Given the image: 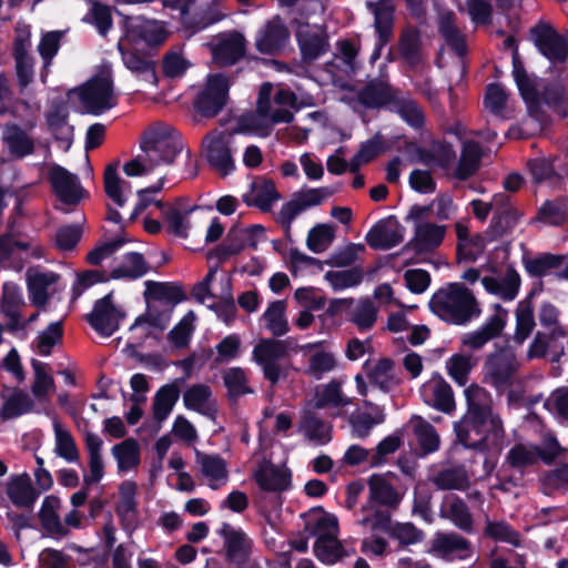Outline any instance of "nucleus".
Instances as JSON below:
<instances>
[{
  "mask_svg": "<svg viewBox=\"0 0 568 568\" xmlns=\"http://www.w3.org/2000/svg\"><path fill=\"white\" fill-rule=\"evenodd\" d=\"M367 485L369 503L387 509H396L406 493V488L400 485V478L392 471L373 474Z\"/></svg>",
  "mask_w": 568,
  "mask_h": 568,
  "instance_id": "obj_11",
  "label": "nucleus"
},
{
  "mask_svg": "<svg viewBox=\"0 0 568 568\" xmlns=\"http://www.w3.org/2000/svg\"><path fill=\"white\" fill-rule=\"evenodd\" d=\"M389 110L397 113L404 122L414 129H420L424 126V110L410 95L405 94L399 90H397Z\"/></svg>",
  "mask_w": 568,
  "mask_h": 568,
  "instance_id": "obj_38",
  "label": "nucleus"
},
{
  "mask_svg": "<svg viewBox=\"0 0 568 568\" xmlns=\"http://www.w3.org/2000/svg\"><path fill=\"white\" fill-rule=\"evenodd\" d=\"M172 312V305L150 303L146 313L139 316L131 325L130 329L133 331L138 327L145 326V335H150L152 328L164 331L170 324Z\"/></svg>",
  "mask_w": 568,
  "mask_h": 568,
  "instance_id": "obj_44",
  "label": "nucleus"
},
{
  "mask_svg": "<svg viewBox=\"0 0 568 568\" xmlns=\"http://www.w3.org/2000/svg\"><path fill=\"white\" fill-rule=\"evenodd\" d=\"M454 429L459 443L479 450L498 447L505 434L501 419H486L468 414L454 424Z\"/></svg>",
  "mask_w": 568,
  "mask_h": 568,
  "instance_id": "obj_3",
  "label": "nucleus"
},
{
  "mask_svg": "<svg viewBox=\"0 0 568 568\" xmlns=\"http://www.w3.org/2000/svg\"><path fill=\"white\" fill-rule=\"evenodd\" d=\"M28 297L32 305L43 308L59 290V274L30 268L26 275Z\"/></svg>",
  "mask_w": 568,
  "mask_h": 568,
  "instance_id": "obj_17",
  "label": "nucleus"
},
{
  "mask_svg": "<svg viewBox=\"0 0 568 568\" xmlns=\"http://www.w3.org/2000/svg\"><path fill=\"white\" fill-rule=\"evenodd\" d=\"M213 54L224 64L235 63L244 54V38L239 33L223 36L216 43Z\"/></svg>",
  "mask_w": 568,
  "mask_h": 568,
  "instance_id": "obj_55",
  "label": "nucleus"
},
{
  "mask_svg": "<svg viewBox=\"0 0 568 568\" xmlns=\"http://www.w3.org/2000/svg\"><path fill=\"white\" fill-rule=\"evenodd\" d=\"M367 7L374 14L375 31L381 39V45H385L392 38L394 24V6L390 0L368 2Z\"/></svg>",
  "mask_w": 568,
  "mask_h": 568,
  "instance_id": "obj_43",
  "label": "nucleus"
},
{
  "mask_svg": "<svg viewBox=\"0 0 568 568\" xmlns=\"http://www.w3.org/2000/svg\"><path fill=\"white\" fill-rule=\"evenodd\" d=\"M300 432L312 443L327 444L332 439V427L312 412H305L300 422Z\"/></svg>",
  "mask_w": 568,
  "mask_h": 568,
  "instance_id": "obj_51",
  "label": "nucleus"
},
{
  "mask_svg": "<svg viewBox=\"0 0 568 568\" xmlns=\"http://www.w3.org/2000/svg\"><path fill=\"white\" fill-rule=\"evenodd\" d=\"M43 247L34 240H19L13 235L0 236V265L21 271L31 260L43 257Z\"/></svg>",
  "mask_w": 568,
  "mask_h": 568,
  "instance_id": "obj_10",
  "label": "nucleus"
},
{
  "mask_svg": "<svg viewBox=\"0 0 568 568\" xmlns=\"http://www.w3.org/2000/svg\"><path fill=\"white\" fill-rule=\"evenodd\" d=\"M531 38L538 51L551 63H562L568 59V39L550 24L540 22L535 26Z\"/></svg>",
  "mask_w": 568,
  "mask_h": 568,
  "instance_id": "obj_13",
  "label": "nucleus"
},
{
  "mask_svg": "<svg viewBox=\"0 0 568 568\" xmlns=\"http://www.w3.org/2000/svg\"><path fill=\"white\" fill-rule=\"evenodd\" d=\"M286 355L285 343L276 338H262L252 351L253 361L261 367L264 377L272 385L277 384L285 376L282 359Z\"/></svg>",
  "mask_w": 568,
  "mask_h": 568,
  "instance_id": "obj_6",
  "label": "nucleus"
},
{
  "mask_svg": "<svg viewBox=\"0 0 568 568\" xmlns=\"http://www.w3.org/2000/svg\"><path fill=\"white\" fill-rule=\"evenodd\" d=\"M305 530L316 540L338 537L337 517L328 513L314 514L307 518Z\"/></svg>",
  "mask_w": 568,
  "mask_h": 568,
  "instance_id": "obj_54",
  "label": "nucleus"
},
{
  "mask_svg": "<svg viewBox=\"0 0 568 568\" xmlns=\"http://www.w3.org/2000/svg\"><path fill=\"white\" fill-rule=\"evenodd\" d=\"M183 404L186 409L210 418H213L216 413L215 399L206 384H194L187 387L183 394Z\"/></svg>",
  "mask_w": 568,
  "mask_h": 568,
  "instance_id": "obj_33",
  "label": "nucleus"
},
{
  "mask_svg": "<svg viewBox=\"0 0 568 568\" xmlns=\"http://www.w3.org/2000/svg\"><path fill=\"white\" fill-rule=\"evenodd\" d=\"M242 197L248 206H256L262 211H268L281 199V195L272 181L257 179L251 183L250 190Z\"/></svg>",
  "mask_w": 568,
  "mask_h": 568,
  "instance_id": "obj_36",
  "label": "nucleus"
},
{
  "mask_svg": "<svg viewBox=\"0 0 568 568\" xmlns=\"http://www.w3.org/2000/svg\"><path fill=\"white\" fill-rule=\"evenodd\" d=\"M261 321L266 331L274 337H281L288 333L290 324L286 317V304L284 301H273L268 304Z\"/></svg>",
  "mask_w": 568,
  "mask_h": 568,
  "instance_id": "obj_49",
  "label": "nucleus"
},
{
  "mask_svg": "<svg viewBox=\"0 0 568 568\" xmlns=\"http://www.w3.org/2000/svg\"><path fill=\"white\" fill-rule=\"evenodd\" d=\"M420 396L425 404L445 414L455 410V399L450 385L440 376L433 375L420 387Z\"/></svg>",
  "mask_w": 568,
  "mask_h": 568,
  "instance_id": "obj_22",
  "label": "nucleus"
},
{
  "mask_svg": "<svg viewBox=\"0 0 568 568\" xmlns=\"http://www.w3.org/2000/svg\"><path fill=\"white\" fill-rule=\"evenodd\" d=\"M438 29L446 44L460 58L467 52L465 36L456 26L455 16L452 12L442 13L438 21Z\"/></svg>",
  "mask_w": 568,
  "mask_h": 568,
  "instance_id": "obj_50",
  "label": "nucleus"
},
{
  "mask_svg": "<svg viewBox=\"0 0 568 568\" xmlns=\"http://www.w3.org/2000/svg\"><path fill=\"white\" fill-rule=\"evenodd\" d=\"M126 34L132 41H142L148 45H161L170 32L164 22L139 17L129 22Z\"/></svg>",
  "mask_w": 568,
  "mask_h": 568,
  "instance_id": "obj_25",
  "label": "nucleus"
},
{
  "mask_svg": "<svg viewBox=\"0 0 568 568\" xmlns=\"http://www.w3.org/2000/svg\"><path fill=\"white\" fill-rule=\"evenodd\" d=\"M192 63L182 47H174L163 54L161 69L170 79L181 78L191 68Z\"/></svg>",
  "mask_w": 568,
  "mask_h": 568,
  "instance_id": "obj_58",
  "label": "nucleus"
},
{
  "mask_svg": "<svg viewBox=\"0 0 568 568\" xmlns=\"http://www.w3.org/2000/svg\"><path fill=\"white\" fill-rule=\"evenodd\" d=\"M124 317L125 313L113 304L111 293L98 300L92 312L87 315L91 327L103 337L113 335Z\"/></svg>",
  "mask_w": 568,
  "mask_h": 568,
  "instance_id": "obj_15",
  "label": "nucleus"
},
{
  "mask_svg": "<svg viewBox=\"0 0 568 568\" xmlns=\"http://www.w3.org/2000/svg\"><path fill=\"white\" fill-rule=\"evenodd\" d=\"M365 406L371 407V412L354 413L349 416L348 423L351 434L354 438H366L372 429L384 422L385 415L379 406L369 402H364Z\"/></svg>",
  "mask_w": 568,
  "mask_h": 568,
  "instance_id": "obj_41",
  "label": "nucleus"
},
{
  "mask_svg": "<svg viewBox=\"0 0 568 568\" xmlns=\"http://www.w3.org/2000/svg\"><path fill=\"white\" fill-rule=\"evenodd\" d=\"M183 383L184 378H175L172 383L165 384L156 390L152 403L155 422L162 423L170 416L180 398V386Z\"/></svg>",
  "mask_w": 568,
  "mask_h": 568,
  "instance_id": "obj_34",
  "label": "nucleus"
},
{
  "mask_svg": "<svg viewBox=\"0 0 568 568\" xmlns=\"http://www.w3.org/2000/svg\"><path fill=\"white\" fill-rule=\"evenodd\" d=\"M183 150L179 132L169 124L156 123L141 139V153L123 165L128 176L150 174L160 165L172 164Z\"/></svg>",
  "mask_w": 568,
  "mask_h": 568,
  "instance_id": "obj_1",
  "label": "nucleus"
},
{
  "mask_svg": "<svg viewBox=\"0 0 568 568\" xmlns=\"http://www.w3.org/2000/svg\"><path fill=\"white\" fill-rule=\"evenodd\" d=\"M357 524L368 531L383 530L388 532L392 526L390 514L388 509L377 508L371 503L362 507V517Z\"/></svg>",
  "mask_w": 568,
  "mask_h": 568,
  "instance_id": "obj_62",
  "label": "nucleus"
},
{
  "mask_svg": "<svg viewBox=\"0 0 568 568\" xmlns=\"http://www.w3.org/2000/svg\"><path fill=\"white\" fill-rule=\"evenodd\" d=\"M396 92L388 82L374 79L358 91L357 101L367 109H389Z\"/></svg>",
  "mask_w": 568,
  "mask_h": 568,
  "instance_id": "obj_30",
  "label": "nucleus"
},
{
  "mask_svg": "<svg viewBox=\"0 0 568 568\" xmlns=\"http://www.w3.org/2000/svg\"><path fill=\"white\" fill-rule=\"evenodd\" d=\"M196 463L201 467L202 475L209 480L212 489H217L227 481L225 460L217 455L196 453Z\"/></svg>",
  "mask_w": 568,
  "mask_h": 568,
  "instance_id": "obj_48",
  "label": "nucleus"
},
{
  "mask_svg": "<svg viewBox=\"0 0 568 568\" xmlns=\"http://www.w3.org/2000/svg\"><path fill=\"white\" fill-rule=\"evenodd\" d=\"M52 426L54 433V454L68 463H78L80 452L70 430L59 419H54Z\"/></svg>",
  "mask_w": 568,
  "mask_h": 568,
  "instance_id": "obj_53",
  "label": "nucleus"
},
{
  "mask_svg": "<svg viewBox=\"0 0 568 568\" xmlns=\"http://www.w3.org/2000/svg\"><path fill=\"white\" fill-rule=\"evenodd\" d=\"M484 288L505 302L514 301L519 293L521 280L518 272L511 266L501 268L494 275L481 278Z\"/></svg>",
  "mask_w": 568,
  "mask_h": 568,
  "instance_id": "obj_23",
  "label": "nucleus"
},
{
  "mask_svg": "<svg viewBox=\"0 0 568 568\" xmlns=\"http://www.w3.org/2000/svg\"><path fill=\"white\" fill-rule=\"evenodd\" d=\"M288 31L280 17L267 21L256 33V49L264 54H272L284 48Z\"/></svg>",
  "mask_w": 568,
  "mask_h": 568,
  "instance_id": "obj_27",
  "label": "nucleus"
},
{
  "mask_svg": "<svg viewBox=\"0 0 568 568\" xmlns=\"http://www.w3.org/2000/svg\"><path fill=\"white\" fill-rule=\"evenodd\" d=\"M233 143V133L217 130L207 133L202 141L203 156L222 175H227L235 169L232 154Z\"/></svg>",
  "mask_w": 568,
  "mask_h": 568,
  "instance_id": "obj_9",
  "label": "nucleus"
},
{
  "mask_svg": "<svg viewBox=\"0 0 568 568\" xmlns=\"http://www.w3.org/2000/svg\"><path fill=\"white\" fill-rule=\"evenodd\" d=\"M352 403L351 398L342 393V384L338 381H331L320 385L315 389L314 407L318 409H332V415H338L339 410Z\"/></svg>",
  "mask_w": 568,
  "mask_h": 568,
  "instance_id": "obj_35",
  "label": "nucleus"
},
{
  "mask_svg": "<svg viewBox=\"0 0 568 568\" xmlns=\"http://www.w3.org/2000/svg\"><path fill=\"white\" fill-rule=\"evenodd\" d=\"M229 89L230 83L225 75H209L205 89L195 103L197 111L205 116L216 115L226 103Z\"/></svg>",
  "mask_w": 568,
  "mask_h": 568,
  "instance_id": "obj_18",
  "label": "nucleus"
},
{
  "mask_svg": "<svg viewBox=\"0 0 568 568\" xmlns=\"http://www.w3.org/2000/svg\"><path fill=\"white\" fill-rule=\"evenodd\" d=\"M445 234V225H438L429 221H418L415 223L414 237L409 245L417 253H428L443 243Z\"/></svg>",
  "mask_w": 568,
  "mask_h": 568,
  "instance_id": "obj_29",
  "label": "nucleus"
},
{
  "mask_svg": "<svg viewBox=\"0 0 568 568\" xmlns=\"http://www.w3.org/2000/svg\"><path fill=\"white\" fill-rule=\"evenodd\" d=\"M495 313L476 331L463 336L462 343L470 349H479L489 341L497 337L506 326L508 312L499 304L494 306Z\"/></svg>",
  "mask_w": 568,
  "mask_h": 568,
  "instance_id": "obj_19",
  "label": "nucleus"
},
{
  "mask_svg": "<svg viewBox=\"0 0 568 568\" xmlns=\"http://www.w3.org/2000/svg\"><path fill=\"white\" fill-rule=\"evenodd\" d=\"M302 355V372L305 376L321 381L337 368V354L324 341L298 346Z\"/></svg>",
  "mask_w": 568,
  "mask_h": 568,
  "instance_id": "obj_7",
  "label": "nucleus"
},
{
  "mask_svg": "<svg viewBox=\"0 0 568 568\" xmlns=\"http://www.w3.org/2000/svg\"><path fill=\"white\" fill-rule=\"evenodd\" d=\"M79 99L91 114L100 115L118 103L113 80L109 71L101 72L79 89Z\"/></svg>",
  "mask_w": 568,
  "mask_h": 568,
  "instance_id": "obj_5",
  "label": "nucleus"
},
{
  "mask_svg": "<svg viewBox=\"0 0 568 568\" xmlns=\"http://www.w3.org/2000/svg\"><path fill=\"white\" fill-rule=\"evenodd\" d=\"M496 212L491 219V227L497 235H503L515 227L520 214L511 205L507 193L495 194Z\"/></svg>",
  "mask_w": 568,
  "mask_h": 568,
  "instance_id": "obj_37",
  "label": "nucleus"
},
{
  "mask_svg": "<svg viewBox=\"0 0 568 568\" xmlns=\"http://www.w3.org/2000/svg\"><path fill=\"white\" fill-rule=\"evenodd\" d=\"M111 454L116 462L118 471L126 474L135 470L141 460V449L134 438H126L111 448Z\"/></svg>",
  "mask_w": 568,
  "mask_h": 568,
  "instance_id": "obj_47",
  "label": "nucleus"
},
{
  "mask_svg": "<svg viewBox=\"0 0 568 568\" xmlns=\"http://www.w3.org/2000/svg\"><path fill=\"white\" fill-rule=\"evenodd\" d=\"M48 180L58 200L65 205H77L87 196L78 175L69 172L61 165H52L48 172Z\"/></svg>",
  "mask_w": 568,
  "mask_h": 568,
  "instance_id": "obj_14",
  "label": "nucleus"
},
{
  "mask_svg": "<svg viewBox=\"0 0 568 568\" xmlns=\"http://www.w3.org/2000/svg\"><path fill=\"white\" fill-rule=\"evenodd\" d=\"M518 367L515 353L511 349H500L487 357L483 368L484 382L503 392L514 385Z\"/></svg>",
  "mask_w": 568,
  "mask_h": 568,
  "instance_id": "obj_8",
  "label": "nucleus"
},
{
  "mask_svg": "<svg viewBox=\"0 0 568 568\" xmlns=\"http://www.w3.org/2000/svg\"><path fill=\"white\" fill-rule=\"evenodd\" d=\"M481 156L483 151L477 142L465 141L458 165L455 170V176L462 181L469 179L479 169Z\"/></svg>",
  "mask_w": 568,
  "mask_h": 568,
  "instance_id": "obj_52",
  "label": "nucleus"
},
{
  "mask_svg": "<svg viewBox=\"0 0 568 568\" xmlns=\"http://www.w3.org/2000/svg\"><path fill=\"white\" fill-rule=\"evenodd\" d=\"M267 106L264 103L256 105L254 112L242 114L237 119L233 133L255 135L266 138L271 134L273 126L280 124V121L288 119L287 113L278 112L267 116Z\"/></svg>",
  "mask_w": 568,
  "mask_h": 568,
  "instance_id": "obj_16",
  "label": "nucleus"
},
{
  "mask_svg": "<svg viewBox=\"0 0 568 568\" xmlns=\"http://www.w3.org/2000/svg\"><path fill=\"white\" fill-rule=\"evenodd\" d=\"M60 506V499L55 496H47L39 511V518L42 527L52 535H65L67 529L60 520L57 509Z\"/></svg>",
  "mask_w": 568,
  "mask_h": 568,
  "instance_id": "obj_61",
  "label": "nucleus"
},
{
  "mask_svg": "<svg viewBox=\"0 0 568 568\" xmlns=\"http://www.w3.org/2000/svg\"><path fill=\"white\" fill-rule=\"evenodd\" d=\"M432 550L444 559H465L470 556V542L457 532H438L432 540Z\"/></svg>",
  "mask_w": 568,
  "mask_h": 568,
  "instance_id": "obj_28",
  "label": "nucleus"
},
{
  "mask_svg": "<svg viewBox=\"0 0 568 568\" xmlns=\"http://www.w3.org/2000/svg\"><path fill=\"white\" fill-rule=\"evenodd\" d=\"M296 39L305 61H313L328 50L327 33L323 26L300 23Z\"/></svg>",
  "mask_w": 568,
  "mask_h": 568,
  "instance_id": "obj_20",
  "label": "nucleus"
},
{
  "mask_svg": "<svg viewBox=\"0 0 568 568\" xmlns=\"http://www.w3.org/2000/svg\"><path fill=\"white\" fill-rule=\"evenodd\" d=\"M219 535L224 539L227 560L241 564L248 558L253 541L241 528L223 523L219 529Z\"/></svg>",
  "mask_w": 568,
  "mask_h": 568,
  "instance_id": "obj_26",
  "label": "nucleus"
},
{
  "mask_svg": "<svg viewBox=\"0 0 568 568\" xmlns=\"http://www.w3.org/2000/svg\"><path fill=\"white\" fill-rule=\"evenodd\" d=\"M562 453V448L552 436L546 437L541 446L530 443L515 444L506 455V463L520 471L535 466L539 460L551 464Z\"/></svg>",
  "mask_w": 568,
  "mask_h": 568,
  "instance_id": "obj_4",
  "label": "nucleus"
},
{
  "mask_svg": "<svg viewBox=\"0 0 568 568\" xmlns=\"http://www.w3.org/2000/svg\"><path fill=\"white\" fill-rule=\"evenodd\" d=\"M429 308L443 321L455 325H464L480 314L473 292L458 282L437 290L429 301Z\"/></svg>",
  "mask_w": 568,
  "mask_h": 568,
  "instance_id": "obj_2",
  "label": "nucleus"
},
{
  "mask_svg": "<svg viewBox=\"0 0 568 568\" xmlns=\"http://www.w3.org/2000/svg\"><path fill=\"white\" fill-rule=\"evenodd\" d=\"M13 93L10 88L8 78L0 72V115L11 112L14 116H19L20 108H24L28 111V115L21 120L22 125L31 130L37 124L36 113L39 110L38 105L32 106L31 104L21 101L12 105Z\"/></svg>",
  "mask_w": 568,
  "mask_h": 568,
  "instance_id": "obj_32",
  "label": "nucleus"
},
{
  "mask_svg": "<svg viewBox=\"0 0 568 568\" xmlns=\"http://www.w3.org/2000/svg\"><path fill=\"white\" fill-rule=\"evenodd\" d=\"M69 108L65 101H53L45 112L48 130L68 150L73 141V126L69 124Z\"/></svg>",
  "mask_w": 568,
  "mask_h": 568,
  "instance_id": "obj_24",
  "label": "nucleus"
},
{
  "mask_svg": "<svg viewBox=\"0 0 568 568\" xmlns=\"http://www.w3.org/2000/svg\"><path fill=\"white\" fill-rule=\"evenodd\" d=\"M467 402L466 414L486 419H500L493 409V398L489 392L478 385H470L465 389Z\"/></svg>",
  "mask_w": 568,
  "mask_h": 568,
  "instance_id": "obj_39",
  "label": "nucleus"
},
{
  "mask_svg": "<svg viewBox=\"0 0 568 568\" xmlns=\"http://www.w3.org/2000/svg\"><path fill=\"white\" fill-rule=\"evenodd\" d=\"M255 480L263 490L282 491L291 484V473L285 468L265 463L256 470Z\"/></svg>",
  "mask_w": 568,
  "mask_h": 568,
  "instance_id": "obj_42",
  "label": "nucleus"
},
{
  "mask_svg": "<svg viewBox=\"0 0 568 568\" xmlns=\"http://www.w3.org/2000/svg\"><path fill=\"white\" fill-rule=\"evenodd\" d=\"M412 423L414 434L423 455L436 452L439 448L440 439L433 425L424 420L422 417H415Z\"/></svg>",
  "mask_w": 568,
  "mask_h": 568,
  "instance_id": "obj_63",
  "label": "nucleus"
},
{
  "mask_svg": "<svg viewBox=\"0 0 568 568\" xmlns=\"http://www.w3.org/2000/svg\"><path fill=\"white\" fill-rule=\"evenodd\" d=\"M7 495L17 507L32 508L39 497V493L32 486L27 473L12 477L8 483Z\"/></svg>",
  "mask_w": 568,
  "mask_h": 568,
  "instance_id": "obj_40",
  "label": "nucleus"
},
{
  "mask_svg": "<svg viewBox=\"0 0 568 568\" xmlns=\"http://www.w3.org/2000/svg\"><path fill=\"white\" fill-rule=\"evenodd\" d=\"M440 517L448 519L463 531L474 529V518L464 499L456 495H447L440 505Z\"/></svg>",
  "mask_w": 568,
  "mask_h": 568,
  "instance_id": "obj_31",
  "label": "nucleus"
},
{
  "mask_svg": "<svg viewBox=\"0 0 568 568\" xmlns=\"http://www.w3.org/2000/svg\"><path fill=\"white\" fill-rule=\"evenodd\" d=\"M432 483L442 490H465L469 486V477L462 467H452L438 471Z\"/></svg>",
  "mask_w": 568,
  "mask_h": 568,
  "instance_id": "obj_60",
  "label": "nucleus"
},
{
  "mask_svg": "<svg viewBox=\"0 0 568 568\" xmlns=\"http://www.w3.org/2000/svg\"><path fill=\"white\" fill-rule=\"evenodd\" d=\"M224 17L222 0H193L181 12L183 26L193 33L220 22Z\"/></svg>",
  "mask_w": 568,
  "mask_h": 568,
  "instance_id": "obj_12",
  "label": "nucleus"
},
{
  "mask_svg": "<svg viewBox=\"0 0 568 568\" xmlns=\"http://www.w3.org/2000/svg\"><path fill=\"white\" fill-rule=\"evenodd\" d=\"M369 383L383 392L392 390L399 382L395 374L394 362L389 358H379L377 362L365 365Z\"/></svg>",
  "mask_w": 568,
  "mask_h": 568,
  "instance_id": "obj_45",
  "label": "nucleus"
},
{
  "mask_svg": "<svg viewBox=\"0 0 568 568\" xmlns=\"http://www.w3.org/2000/svg\"><path fill=\"white\" fill-rule=\"evenodd\" d=\"M404 226L395 216L378 221L365 236L367 244L374 250H389L403 242Z\"/></svg>",
  "mask_w": 568,
  "mask_h": 568,
  "instance_id": "obj_21",
  "label": "nucleus"
},
{
  "mask_svg": "<svg viewBox=\"0 0 568 568\" xmlns=\"http://www.w3.org/2000/svg\"><path fill=\"white\" fill-rule=\"evenodd\" d=\"M2 134L6 145L13 155L23 158L33 152L32 139L19 125L6 124Z\"/></svg>",
  "mask_w": 568,
  "mask_h": 568,
  "instance_id": "obj_57",
  "label": "nucleus"
},
{
  "mask_svg": "<svg viewBox=\"0 0 568 568\" xmlns=\"http://www.w3.org/2000/svg\"><path fill=\"white\" fill-rule=\"evenodd\" d=\"M378 315V308L369 298H361L351 308V321L357 326L359 331L371 329Z\"/></svg>",
  "mask_w": 568,
  "mask_h": 568,
  "instance_id": "obj_64",
  "label": "nucleus"
},
{
  "mask_svg": "<svg viewBox=\"0 0 568 568\" xmlns=\"http://www.w3.org/2000/svg\"><path fill=\"white\" fill-rule=\"evenodd\" d=\"M149 268L142 254L131 252L125 254L120 264L111 271V277L114 280H138L145 275Z\"/></svg>",
  "mask_w": 568,
  "mask_h": 568,
  "instance_id": "obj_56",
  "label": "nucleus"
},
{
  "mask_svg": "<svg viewBox=\"0 0 568 568\" xmlns=\"http://www.w3.org/2000/svg\"><path fill=\"white\" fill-rule=\"evenodd\" d=\"M135 491L136 486L133 481H124L120 486V500L115 510L126 530H133L136 526Z\"/></svg>",
  "mask_w": 568,
  "mask_h": 568,
  "instance_id": "obj_46",
  "label": "nucleus"
},
{
  "mask_svg": "<svg viewBox=\"0 0 568 568\" xmlns=\"http://www.w3.org/2000/svg\"><path fill=\"white\" fill-rule=\"evenodd\" d=\"M120 51L124 65L132 73L148 83L156 84L155 63L153 61L145 59L135 52L124 51L121 47Z\"/></svg>",
  "mask_w": 568,
  "mask_h": 568,
  "instance_id": "obj_59",
  "label": "nucleus"
}]
</instances>
